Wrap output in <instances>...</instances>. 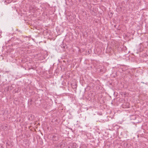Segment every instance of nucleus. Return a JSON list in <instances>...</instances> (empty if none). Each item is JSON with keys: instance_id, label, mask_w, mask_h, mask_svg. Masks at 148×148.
Masks as SVG:
<instances>
[{"instance_id": "2", "label": "nucleus", "mask_w": 148, "mask_h": 148, "mask_svg": "<svg viewBox=\"0 0 148 148\" xmlns=\"http://www.w3.org/2000/svg\"><path fill=\"white\" fill-rule=\"evenodd\" d=\"M123 107L124 108H129L130 107V104L128 103H127L125 104H124L123 105Z\"/></svg>"}, {"instance_id": "1", "label": "nucleus", "mask_w": 148, "mask_h": 148, "mask_svg": "<svg viewBox=\"0 0 148 148\" xmlns=\"http://www.w3.org/2000/svg\"><path fill=\"white\" fill-rule=\"evenodd\" d=\"M50 138L53 140L56 141L59 139V136L56 134H52L51 135Z\"/></svg>"}]
</instances>
